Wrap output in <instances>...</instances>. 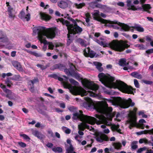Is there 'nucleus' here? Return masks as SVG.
Listing matches in <instances>:
<instances>
[{
	"label": "nucleus",
	"mask_w": 153,
	"mask_h": 153,
	"mask_svg": "<svg viewBox=\"0 0 153 153\" xmlns=\"http://www.w3.org/2000/svg\"><path fill=\"white\" fill-rule=\"evenodd\" d=\"M94 64L96 66L97 69H98L102 66V64L101 63L97 62H94Z\"/></svg>",
	"instance_id": "obj_46"
},
{
	"label": "nucleus",
	"mask_w": 153,
	"mask_h": 153,
	"mask_svg": "<svg viewBox=\"0 0 153 153\" xmlns=\"http://www.w3.org/2000/svg\"><path fill=\"white\" fill-rule=\"evenodd\" d=\"M72 40L70 39H68L67 42V46H69L71 43L72 42Z\"/></svg>",
	"instance_id": "obj_63"
},
{
	"label": "nucleus",
	"mask_w": 153,
	"mask_h": 153,
	"mask_svg": "<svg viewBox=\"0 0 153 153\" xmlns=\"http://www.w3.org/2000/svg\"><path fill=\"white\" fill-rule=\"evenodd\" d=\"M99 80L105 85L108 83L112 82L115 80L114 78L108 74L106 75L103 73L99 74L98 75Z\"/></svg>",
	"instance_id": "obj_6"
},
{
	"label": "nucleus",
	"mask_w": 153,
	"mask_h": 153,
	"mask_svg": "<svg viewBox=\"0 0 153 153\" xmlns=\"http://www.w3.org/2000/svg\"><path fill=\"white\" fill-rule=\"evenodd\" d=\"M138 115L139 116L142 115V117L143 118H146L147 117V115L144 114L143 111H139L138 113Z\"/></svg>",
	"instance_id": "obj_42"
},
{
	"label": "nucleus",
	"mask_w": 153,
	"mask_h": 153,
	"mask_svg": "<svg viewBox=\"0 0 153 153\" xmlns=\"http://www.w3.org/2000/svg\"><path fill=\"white\" fill-rule=\"evenodd\" d=\"M3 91L7 94L6 97L7 98L9 97L10 96L12 95V92L11 91L7 88L5 89Z\"/></svg>",
	"instance_id": "obj_35"
},
{
	"label": "nucleus",
	"mask_w": 153,
	"mask_h": 153,
	"mask_svg": "<svg viewBox=\"0 0 153 153\" xmlns=\"http://www.w3.org/2000/svg\"><path fill=\"white\" fill-rule=\"evenodd\" d=\"M135 104L132 102L131 99L129 98L128 100H123L122 101V107L123 108H127L129 106H133Z\"/></svg>",
	"instance_id": "obj_13"
},
{
	"label": "nucleus",
	"mask_w": 153,
	"mask_h": 153,
	"mask_svg": "<svg viewBox=\"0 0 153 153\" xmlns=\"http://www.w3.org/2000/svg\"><path fill=\"white\" fill-rule=\"evenodd\" d=\"M98 44L101 46H102L104 47H106V45L105 44L103 41H101L98 42Z\"/></svg>",
	"instance_id": "obj_64"
},
{
	"label": "nucleus",
	"mask_w": 153,
	"mask_h": 153,
	"mask_svg": "<svg viewBox=\"0 0 153 153\" xmlns=\"http://www.w3.org/2000/svg\"><path fill=\"white\" fill-rule=\"evenodd\" d=\"M78 128L79 130L84 131L85 128L89 130L90 131H93L94 130V128L92 126H90L85 123H81L78 126Z\"/></svg>",
	"instance_id": "obj_14"
},
{
	"label": "nucleus",
	"mask_w": 153,
	"mask_h": 153,
	"mask_svg": "<svg viewBox=\"0 0 153 153\" xmlns=\"http://www.w3.org/2000/svg\"><path fill=\"white\" fill-rule=\"evenodd\" d=\"M95 117L99 120L97 119V121L95 122V124L96 123L97 124H100L101 123H103L108 126H110L111 124V123L109 122L107 119L102 115L96 114Z\"/></svg>",
	"instance_id": "obj_10"
},
{
	"label": "nucleus",
	"mask_w": 153,
	"mask_h": 153,
	"mask_svg": "<svg viewBox=\"0 0 153 153\" xmlns=\"http://www.w3.org/2000/svg\"><path fill=\"white\" fill-rule=\"evenodd\" d=\"M71 92L74 95H80L81 96L83 97L84 96L87 95L88 94V92L91 93L90 91H88L87 92L85 90L82 88H80L79 89L77 93H75L76 91L72 88L70 89Z\"/></svg>",
	"instance_id": "obj_11"
},
{
	"label": "nucleus",
	"mask_w": 153,
	"mask_h": 153,
	"mask_svg": "<svg viewBox=\"0 0 153 153\" xmlns=\"http://www.w3.org/2000/svg\"><path fill=\"white\" fill-rule=\"evenodd\" d=\"M130 75L132 77L139 79H141L142 75L137 71H134L131 73Z\"/></svg>",
	"instance_id": "obj_23"
},
{
	"label": "nucleus",
	"mask_w": 153,
	"mask_h": 153,
	"mask_svg": "<svg viewBox=\"0 0 153 153\" xmlns=\"http://www.w3.org/2000/svg\"><path fill=\"white\" fill-rule=\"evenodd\" d=\"M77 41L82 46H83L85 45V43L84 40L82 39H78L77 40Z\"/></svg>",
	"instance_id": "obj_47"
},
{
	"label": "nucleus",
	"mask_w": 153,
	"mask_h": 153,
	"mask_svg": "<svg viewBox=\"0 0 153 153\" xmlns=\"http://www.w3.org/2000/svg\"><path fill=\"white\" fill-rule=\"evenodd\" d=\"M120 26L121 27V28H120V31L123 30L127 31H128L130 29V27L129 26L124 23H123V24Z\"/></svg>",
	"instance_id": "obj_27"
},
{
	"label": "nucleus",
	"mask_w": 153,
	"mask_h": 153,
	"mask_svg": "<svg viewBox=\"0 0 153 153\" xmlns=\"http://www.w3.org/2000/svg\"><path fill=\"white\" fill-rule=\"evenodd\" d=\"M113 146L115 149L119 150L120 149L122 146L121 143H114Z\"/></svg>",
	"instance_id": "obj_33"
},
{
	"label": "nucleus",
	"mask_w": 153,
	"mask_h": 153,
	"mask_svg": "<svg viewBox=\"0 0 153 153\" xmlns=\"http://www.w3.org/2000/svg\"><path fill=\"white\" fill-rule=\"evenodd\" d=\"M5 83L7 84L8 87H10L11 86V84H12L11 81H10V78L7 77L5 80Z\"/></svg>",
	"instance_id": "obj_38"
},
{
	"label": "nucleus",
	"mask_w": 153,
	"mask_h": 153,
	"mask_svg": "<svg viewBox=\"0 0 153 153\" xmlns=\"http://www.w3.org/2000/svg\"><path fill=\"white\" fill-rule=\"evenodd\" d=\"M69 81L71 84L74 85H78L79 84L78 82L73 79H70Z\"/></svg>",
	"instance_id": "obj_40"
},
{
	"label": "nucleus",
	"mask_w": 153,
	"mask_h": 153,
	"mask_svg": "<svg viewBox=\"0 0 153 153\" xmlns=\"http://www.w3.org/2000/svg\"><path fill=\"white\" fill-rule=\"evenodd\" d=\"M67 29L71 34H80L83 30L82 28L78 25L77 22L74 24L70 23Z\"/></svg>",
	"instance_id": "obj_7"
},
{
	"label": "nucleus",
	"mask_w": 153,
	"mask_h": 153,
	"mask_svg": "<svg viewBox=\"0 0 153 153\" xmlns=\"http://www.w3.org/2000/svg\"><path fill=\"white\" fill-rule=\"evenodd\" d=\"M84 99L86 102H83L82 105L87 109L93 108L97 111L102 113H111L112 111V108L108 107L106 103H103L100 102H95L88 97H85Z\"/></svg>",
	"instance_id": "obj_1"
},
{
	"label": "nucleus",
	"mask_w": 153,
	"mask_h": 153,
	"mask_svg": "<svg viewBox=\"0 0 153 153\" xmlns=\"http://www.w3.org/2000/svg\"><path fill=\"white\" fill-rule=\"evenodd\" d=\"M128 10H131L133 11H135L137 10V9L134 5H131L129 7H128Z\"/></svg>",
	"instance_id": "obj_48"
},
{
	"label": "nucleus",
	"mask_w": 153,
	"mask_h": 153,
	"mask_svg": "<svg viewBox=\"0 0 153 153\" xmlns=\"http://www.w3.org/2000/svg\"><path fill=\"white\" fill-rule=\"evenodd\" d=\"M30 82H31V83L33 85L34 83L36 82H39V79L37 78H35L33 79V80H30Z\"/></svg>",
	"instance_id": "obj_53"
},
{
	"label": "nucleus",
	"mask_w": 153,
	"mask_h": 153,
	"mask_svg": "<svg viewBox=\"0 0 153 153\" xmlns=\"http://www.w3.org/2000/svg\"><path fill=\"white\" fill-rule=\"evenodd\" d=\"M46 146L49 148H51L53 146V143H48L46 145Z\"/></svg>",
	"instance_id": "obj_62"
},
{
	"label": "nucleus",
	"mask_w": 153,
	"mask_h": 153,
	"mask_svg": "<svg viewBox=\"0 0 153 153\" xmlns=\"http://www.w3.org/2000/svg\"><path fill=\"white\" fill-rule=\"evenodd\" d=\"M152 129L150 130H145L144 131H141L137 132V134L138 135H140L142 134H149L151 135Z\"/></svg>",
	"instance_id": "obj_29"
},
{
	"label": "nucleus",
	"mask_w": 153,
	"mask_h": 153,
	"mask_svg": "<svg viewBox=\"0 0 153 153\" xmlns=\"http://www.w3.org/2000/svg\"><path fill=\"white\" fill-rule=\"evenodd\" d=\"M65 67L63 64H59L58 65V69L60 70H62L64 69Z\"/></svg>",
	"instance_id": "obj_56"
},
{
	"label": "nucleus",
	"mask_w": 153,
	"mask_h": 153,
	"mask_svg": "<svg viewBox=\"0 0 153 153\" xmlns=\"http://www.w3.org/2000/svg\"><path fill=\"white\" fill-rule=\"evenodd\" d=\"M134 84L135 87L137 88H139L140 85L138 80L137 79H134Z\"/></svg>",
	"instance_id": "obj_49"
},
{
	"label": "nucleus",
	"mask_w": 153,
	"mask_h": 153,
	"mask_svg": "<svg viewBox=\"0 0 153 153\" xmlns=\"http://www.w3.org/2000/svg\"><path fill=\"white\" fill-rule=\"evenodd\" d=\"M20 136L23 137L24 139L27 140V141H29L30 140V137L27 135L25 134H20Z\"/></svg>",
	"instance_id": "obj_39"
},
{
	"label": "nucleus",
	"mask_w": 153,
	"mask_h": 153,
	"mask_svg": "<svg viewBox=\"0 0 153 153\" xmlns=\"http://www.w3.org/2000/svg\"><path fill=\"white\" fill-rule=\"evenodd\" d=\"M25 19H26L27 21H28L30 20V15L29 13H28L26 16L24 18Z\"/></svg>",
	"instance_id": "obj_57"
},
{
	"label": "nucleus",
	"mask_w": 153,
	"mask_h": 153,
	"mask_svg": "<svg viewBox=\"0 0 153 153\" xmlns=\"http://www.w3.org/2000/svg\"><path fill=\"white\" fill-rule=\"evenodd\" d=\"M36 66L37 67L39 68L42 70L45 69L48 67L47 65H46V66H45L43 65L39 64H37Z\"/></svg>",
	"instance_id": "obj_43"
},
{
	"label": "nucleus",
	"mask_w": 153,
	"mask_h": 153,
	"mask_svg": "<svg viewBox=\"0 0 153 153\" xmlns=\"http://www.w3.org/2000/svg\"><path fill=\"white\" fill-rule=\"evenodd\" d=\"M131 119L130 118L129 119L128 121V122L130 124V125L129 127V128L130 129H131L132 127H133L134 126H135L136 125V120H135V123H134L133 125H132V124L130 122Z\"/></svg>",
	"instance_id": "obj_44"
},
{
	"label": "nucleus",
	"mask_w": 153,
	"mask_h": 153,
	"mask_svg": "<svg viewBox=\"0 0 153 153\" xmlns=\"http://www.w3.org/2000/svg\"><path fill=\"white\" fill-rule=\"evenodd\" d=\"M119 64L120 66L123 67L128 65V63H127L126 59H121L120 60Z\"/></svg>",
	"instance_id": "obj_28"
},
{
	"label": "nucleus",
	"mask_w": 153,
	"mask_h": 153,
	"mask_svg": "<svg viewBox=\"0 0 153 153\" xmlns=\"http://www.w3.org/2000/svg\"><path fill=\"white\" fill-rule=\"evenodd\" d=\"M12 64L14 67L19 71L20 72L23 71V68L20 62L17 61H13L12 62Z\"/></svg>",
	"instance_id": "obj_17"
},
{
	"label": "nucleus",
	"mask_w": 153,
	"mask_h": 153,
	"mask_svg": "<svg viewBox=\"0 0 153 153\" xmlns=\"http://www.w3.org/2000/svg\"><path fill=\"white\" fill-rule=\"evenodd\" d=\"M83 85L85 87L93 91H96L99 88V86L92 81L84 79L82 81Z\"/></svg>",
	"instance_id": "obj_8"
},
{
	"label": "nucleus",
	"mask_w": 153,
	"mask_h": 153,
	"mask_svg": "<svg viewBox=\"0 0 153 153\" xmlns=\"http://www.w3.org/2000/svg\"><path fill=\"white\" fill-rule=\"evenodd\" d=\"M79 112L80 113L76 112L73 114L72 118L73 120H78L82 121H84L86 123L92 125L95 124V122L97 120L96 118L91 116L84 115L82 110H79Z\"/></svg>",
	"instance_id": "obj_4"
},
{
	"label": "nucleus",
	"mask_w": 153,
	"mask_h": 153,
	"mask_svg": "<svg viewBox=\"0 0 153 153\" xmlns=\"http://www.w3.org/2000/svg\"><path fill=\"white\" fill-rule=\"evenodd\" d=\"M119 89L125 93L128 94H133L134 89L131 86L128 87L127 85L123 82H121L117 85Z\"/></svg>",
	"instance_id": "obj_9"
},
{
	"label": "nucleus",
	"mask_w": 153,
	"mask_h": 153,
	"mask_svg": "<svg viewBox=\"0 0 153 153\" xmlns=\"http://www.w3.org/2000/svg\"><path fill=\"white\" fill-rule=\"evenodd\" d=\"M142 82L147 85H152L153 83V82L152 81L147 80H142Z\"/></svg>",
	"instance_id": "obj_50"
},
{
	"label": "nucleus",
	"mask_w": 153,
	"mask_h": 153,
	"mask_svg": "<svg viewBox=\"0 0 153 153\" xmlns=\"http://www.w3.org/2000/svg\"><path fill=\"white\" fill-rule=\"evenodd\" d=\"M100 15V12L97 11L94 13L93 15L94 16V19L98 21L101 22L103 24H117L120 26H121L123 23L118 22L117 21H113L104 19L99 17Z\"/></svg>",
	"instance_id": "obj_5"
},
{
	"label": "nucleus",
	"mask_w": 153,
	"mask_h": 153,
	"mask_svg": "<svg viewBox=\"0 0 153 153\" xmlns=\"http://www.w3.org/2000/svg\"><path fill=\"white\" fill-rule=\"evenodd\" d=\"M52 150L53 151L55 152H58L60 153L62 152V149L60 147H54L52 148Z\"/></svg>",
	"instance_id": "obj_37"
},
{
	"label": "nucleus",
	"mask_w": 153,
	"mask_h": 153,
	"mask_svg": "<svg viewBox=\"0 0 153 153\" xmlns=\"http://www.w3.org/2000/svg\"><path fill=\"white\" fill-rule=\"evenodd\" d=\"M30 85L31 86L30 90L31 92H33L34 91V85L32 84L31 85L30 84Z\"/></svg>",
	"instance_id": "obj_61"
},
{
	"label": "nucleus",
	"mask_w": 153,
	"mask_h": 153,
	"mask_svg": "<svg viewBox=\"0 0 153 153\" xmlns=\"http://www.w3.org/2000/svg\"><path fill=\"white\" fill-rule=\"evenodd\" d=\"M48 49H49L52 50L53 49L54 47V45L53 44L52 42H50V43L48 44Z\"/></svg>",
	"instance_id": "obj_58"
},
{
	"label": "nucleus",
	"mask_w": 153,
	"mask_h": 153,
	"mask_svg": "<svg viewBox=\"0 0 153 153\" xmlns=\"http://www.w3.org/2000/svg\"><path fill=\"white\" fill-rule=\"evenodd\" d=\"M33 30L35 33H37L39 39L44 45L48 44L50 42H48L46 39H43V36H46L48 38L53 39L56 35V28L46 29L45 27L39 26L34 27Z\"/></svg>",
	"instance_id": "obj_2"
},
{
	"label": "nucleus",
	"mask_w": 153,
	"mask_h": 153,
	"mask_svg": "<svg viewBox=\"0 0 153 153\" xmlns=\"http://www.w3.org/2000/svg\"><path fill=\"white\" fill-rule=\"evenodd\" d=\"M25 12L24 11H21L19 15V17L21 19H23L25 18Z\"/></svg>",
	"instance_id": "obj_54"
},
{
	"label": "nucleus",
	"mask_w": 153,
	"mask_h": 153,
	"mask_svg": "<svg viewBox=\"0 0 153 153\" xmlns=\"http://www.w3.org/2000/svg\"><path fill=\"white\" fill-rule=\"evenodd\" d=\"M137 108H134L133 110L132 111H130V118L131 119L130 122L132 124V125H134L135 123V120H137L136 117V113L137 111Z\"/></svg>",
	"instance_id": "obj_15"
},
{
	"label": "nucleus",
	"mask_w": 153,
	"mask_h": 153,
	"mask_svg": "<svg viewBox=\"0 0 153 153\" xmlns=\"http://www.w3.org/2000/svg\"><path fill=\"white\" fill-rule=\"evenodd\" d=\"M18 144L20 147L22 148H25L27 146L26 143L22 142H18Z\"/></svg>",
	"instance_id": "obj_51"
},
{
	"label": "nucleus",
	"mask_w": 153,
	"mask_h": 153,
	"mask_svg": "<svg viewBox=\"0 0 153 153\" xmlns=\"http://www.w3.org/2000/svg\"><path fill=\"white\" fill-rule=\"evenodd\" d=\"M41 16L43 19L46 21H48L51 18V16L46 14H42L41 15Z\"/></svg>",
	"instance_id": "obj_36"
},
{
	"label": "nucleus",
	"mask_w": 153,
	"mask_h": 153,
	"mask_svg": "<svg viewBox=\"0 0 153 153\" xmlns=\"http://www.w3.org/2000/svg\"><path fill=\"white\" fill-rule=\"evenodd\" d=\"M84 55L86 57H90L93 58L95 55L96 53L92 50H91L90 48L88 47L85 48L83 51Z\"/></svg>",
	"instance_id": "obj_12"
},
{
	"label": "nucleus",
	"mask_w": 153,
	"mask_h": 153,
	"mask_svg": "<svg viewBox=\"0 0 153 153\" xmlns=\"http://www.w3.org/2000/svg\"><path fill=\"white\" fill-rule=\"evenodd\" d=\"M68 110L71 112L76 113V108L74 106H71L68 108Z\"/></svg>",
	"instance_id": "obj_45"
},
{
	"label": "nucleus",
	"mask_w": 153,
	"mask_h": 153,
	"mask_svg": "<svg viewBox=\"0 0 153 153\" xmlns=\"http://www.w3.org/2000/svg\"><path fill=\"white\" fill-rule=\"evenodd\" d=\"M74 150V148L72 145L70 146V147L67 149L68 153H73Z\"/></svg>",
	"instance_id": "obj_41"
},
{
	"label": "nucleus",
	"mask_w": 153,
	"mask_h": 153,
	"mask_svg": "<svg viewBox=\"0 0 153 153\" xmlns=\"http://www.w3.org/2000/svg\"><path fill=\"white\" fill-rule=\"evenodd\" d=\"M137 141H133L131 143V149L132 150L136 149L138 147V146L136 145Z\"/></svg>",
	"instance_id": "obj_34"
},
{
	"label": "nucleus",
	"mask_w": 153,
	"mask_h": 153,
	"mask_svg": "<svg viewBox=\"0 0 153 153\" xmlns=\"http://www.w3.org/2000/svg\"><path fill=\"white\" fill-rule=\"evenodd\" d=\"M13 8L11 7H8L7 12L8 13L9 17L10 18H13L15 16L13 13Z\"/></svg>",
	"instance_id": "obj_30"
},
{
	"label": "nucleus",
	"mask_w": 153,
	"mask_h": 153,
	"mask_svg": "<svg viewBox=\"0 0 153 153\" xmlns=\"http://www.w3.org/2000/svg\"><path fill=\"white\" fill-rule=\"evenodd\" d=\"M57 22H61L63 25H65L66 26L68 27V26L70 24V22L66 20H65L63 18H58L57 19H56Z\"/></svg>",
	"instance_id": "obj_21"
},
{
	"label": "nucleus",
	"mask_w": 153,
	"mask_h": 153,
	"mask_svg": "<svg viewBox=\"0 0 153 153\" xmlns=\"http://www.w3.org/2000/svg\"><path fill=\"white\" fill-rule=\"evenodd\" d=\"M67 19L71 21L74 24L76 22V21L74 19L71 18L70 17H68Z\"/></svg>",
	"instance_id": "obj_60"
},
{
	"label": "nucleus",
	"mask_w": 153,
	"mask_h": 153,
	"mask_svg": "<svg viewBox=\"0 0 153 153\" xmlns=\"http://www.w3.org/2000/svg\"><path fill=\"white\" fill-rule=\"evenodd\" d=\"M152 36L147 35L145 37L146 40L148 42H151L152 41Z\"/></svg>",
	"instance_id": "obj_52"
},
{
	"label": "nucleus",
	"mask_w": 153,
	"mask_h": 153,
	"mask_svg": "<svg viewBox=\"0 0 153 153\" xmlns=\"http://www.w3.org/2000/svg\"><path fill=\"white\" fill-rule=\"evenodd\" d=\"M58 6L61 8L64 9L67 7L68 4L67 2L63 1L61 0L57 3Z\"/></svg>",
	"instance_id": "obj_20"
},
{
	"label": "nucleus",
	"mask_w": 153,
	"mask_h": 153,
	"mask_svg": "<svg viewBox=\"0 0 153 153\" xmlns=\"http://www.w3.org/2000/svg\"><path fill=\"white\" fill-rule=\"evenodd\" d=\"M49 76L55 79H57L58 76L57 74H53L50 75H49Z\"/></svg>",
	"instance_id": "obj_59"
},
{
	"label": "nucleus",
	"mask_w": 153,
	"mask_h": 153,
	"mask_svg": "<svg viewBox=\"0 0 153 153\" xmlns=\"http://www.w3.org/2000/svg\"><path fill=\"white\" fill-rule=\"evenodd\" d=\"M142 7L143 11H146L149 13H150V11L149 10L150 9L152 8L150 5L149 4H143L142 5Z\"/></svg>",
	"instance_id": "obj_25"
},
{
	"label": "nucleus",
	"mask_w": 153,
	"mask_h": 153,
	"mask_svg": "<svg viewBox=\"0 0 153 153\" xmlns=\"http://www.w3.org/2000/svg\"><path fill=\"white\" fill-rule=\"evenodd\" d=\"M128 41L121 40H114L109 43L110 48L116 51L121 52L126 48L130 47V45L127 44Z\"/></svg>",
	"instance_id": "obj_3"
},
{
	"label": "nucleus",
	"mask_w": 153,
	"mask_h": 153,
	"mask_svg": "<svg viewBox=\"0 0 153 153\" xmlns=\"http://www.w3.org/2000/svg\"><path fill=\"white\" fill-rule=\"evenodd\" d=\"M74 5L75 6L76 8L80 9L84 7L85 5V4L84 2H82L79 4L77 3H75Z\"/></svg>",
	"instance_id": "obj_32"
},
{
	"label": "nucleus",
	"mask_w": 153,
	"mask_h": 153,
	"mask_svg": "<svg viewBox=\"0 0 153 153\" xmlns=\"http://www.w3.org/2000/svg\"><path fill=\"white\" fill-rule=\"evenodd\" d=\"M26 51L28 53L32 55L37 57H42V55L41 54L37 53L35 52L32 51L27 50H26Z\"/></svg>",
	"instance_id": "obj_31"
},
{
	"label": "nucleus",
	"mask_w": 153,
	"mask_h": 153,
	"mask_svg": "<svg viewBox=\"0 0 153 153\" xmlns=\"http://www.w3.org/2000/svg\"><path fill=\"white\" fill-rule=\"evenodd\" d=\"M146 147L140 148L138 149L137 151V153H140L143 151L146 150Z\"/></svg>",
	"instance_id": "obj_55"
},
{
	"label": "nucleus",
	"mask_w": 153,
	"mask_h": 153,
	"mask_svg": "<svg viewBox=\"0 0 153 153\" xmlns=\"http://www.w3.org/2000/svg\"><path fill=\"white\" fill-rule=\"evenodd\" d=\"M120 126L118 124H113L112 125L111 128L113 131L115 130L118 133L120 134H121L122 133L121 132V130L119 128Z\"/></svg>",
	"instance_id": "obj_22"
},
{
	"label": "nucleus",
	"mask_w": 153,
	"mask_h": 153,
	"mask_svg": "<svg viewBox=\"0 0 153 153\" xmlns=\"http://www.w3.org/2000/svg\"><path fill=\"white\" fill-rule=\"evenodd\" d=\"M132 28L140 32H142L144 31V28L140 25H135L132 27Z\"/></svg>",
	"instance_id": "obj_26"
},
{
	"label": "nucleus",
	"mask_w": 153,
	"mask_h": 153,
	"mask_svg": "<svg viewBox=\"0 0 153 153\" xmlns=\"http://www.w3.org/2000/svg\"><path fill=\"white\" fill-rule=\"evenodd\" d=\"M8 39L6 34L0 30V41L3 43L7 42Z\"/></svg>",
	"instance_id": "obj_18"
},
{
	"label": "nucleus",
	"mask_w": 153,
	"mask_h": 153,
	"mask_svg": "<svg viewBox=\"0 0 153 153\" xmlns=\"http://www.w3.org/2000/svg\"><path fill=\"white\" fill-rule=\"evenodd\" d=\"M96 140L98 142L102 143L103 141H108L109 140V138L107 135L103 134L99 136H97Z\"/></svg>",
	"instance_id": "obj_16"
},
{
	"label": "nucleus",
	"mask_w": 153,
	"mask_h": 153,
	"mask_svg": "<svg viewBox=\"0 0 153 153\" xmlns=\"http://www.w3.org/2000/svg\"><path fill=\"white\" fill-rule=\"evenodd\" d=\"M33 134L38 138L42 139L43 138L44 135L37 130H35L33 132Z\"/></svg>",
	"instance_id": "obj_24"
},
{
	"label": "nucleus",
	"mask_w": 153,
	"mask_h": 153,
	"mask_svg": "<svg viewBox=\"0 0 153 153\" xmlns=\"http://www.w3.org/2000/svg\"><path fill=\"white\" fill-rule=\"evenodd\" d=\"M64 72L67 74L72 75V74H73L76 77H79V76L78 75V73H76L74 70H71L70 69H65L64 68Z\"/></svg>",
	"instance_id": "obj_19"
}]
</instances>
